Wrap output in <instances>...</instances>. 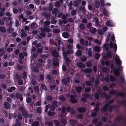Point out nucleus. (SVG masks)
Here are the masks:
<instances>
[{"instance_id": "obj_1", "label": "nucleus", "mask_w": 126, "mask_h": 126, "mask_svg": "<svg viewBox=\"0 0 126 126\" xmlns=\"http://www.w3.org/2000/svg\"><path fill=\"white\" fill-rule=\"evenodd\" d=\"M113 102V100L111 99L108 102H107L103 106L101 109L102 112L104 113L106 112L107 111V108L108 107L109 104H110Z\"/></svg>"}, {"instance_id": "obj_2", "label": "nucleus", "mask_w": 126, "mask_h": 126, "mask_svg": "<svg viewBox=\"0 0 126 126\" xmlns=\"http://www.w3.org/2000/svg\"><path fill=\"white\" fill-rule=\"evenodd\" d=\"M112 56L111 52L110 51H107L106 54V55L103 56V59L104 60H108V58H111Z\"/></svg>"}, {"instance_id": "obj_3", "label": "nucleus", "mask_w": 126, "mask_h": 126, "mask_svg": "<svg viewBox=\"0 0 126 126\" xmlns=\"http://www.w3.org/2000/svg\"><path fill=\"white\" fill-rule=\"evenodd\" d=\"M76 95H70V98L71 99L70 100V101L72 103L74 104L77 103L78 102V100L75 99Z\"/></svg>"}, {"instance_id": "obj_4", "label": "nucleus", "mask_w": 126, "mask_h": 126, "mask_svg": "<svg viewBox=\"0 0 126 126\" xmlns=\"http://www.w3.org/2000/svg\"><path fill=\"white\" fill-rule=\"evenodd\" d=\"M15 96L16 98L19 99L21 101H23V98L22 94H20L19 92H17L15 94Z\"/></svg>"}, {"instance_id": "obj_5", "label": "nucleus", "mask_w": 126, "mask_h": 126, "mask_svg": "<svg viewBox=\"0 0 126 126\" xmlns=\"http://www.w3.org/2000/svg\"><path fill=\"white\" fill-rule=\"evenodd\" d=\"M77 65L79 68H84L85 67V65L81 62H79L77 63Z\"/></svg>"}, {"instance_id": "obj_6", "label": "nucleus", "mask_w": 126, "mask_h": 126, "mask_svg": "<svg viewBox=\"0 0 126 126\" xmlns=\"http://www.w3.org/2000/svg\"><path fill=\"white\" fill-rule=\"evenodd\" d=\"M86 109L85 108L83 107H79L78 109V111L79 113H83L86 111Z\"/></svg>"}, {"instance_id": "obj_7", "label": "nucleus", "mask_w": 126, "mask_h": 126, "mask_svg": "<svg viewBox=\"0 0 126 126\" xmlns=\"http://www.w3.org/2000/svg\"><path fill=\"white\" fill-rule=\"evenodd\" d=\"M3 107L5 109H9L11 107L9 104L7 102H5L4 103Z\"/></svg>"}, {"instance_id": "obj_8", "label": "nucleus", "mask_w": 126, "mask_h": 126, "mask_svg": "<svg viewBox=\"0 0 126 126\" xmlns=\"http://www.w3.org/2000/svg\"><path fill=\"white\" fill-rule=\"evenodd\" d=\"M51 54L52 56L55 57H57L59 56L58 53L57 52L56 50H53L51 53Z\"/></svg>"}, {"instance_id": "obj_9", "label": "nucleus", "mask_w": 126, "mask_h": 126, "mask_svg": "<svg viewBox=\"0 0 126 126\" xmlns=\"http://www.w3.org/2000/svg\"><path fill=\"white\" fill-rule=\"evenodd\" d=\"M42 15L43 16L47 18H49L51 16L50 14L49 13L44 12H42Z\"/></svg>"}, {"instance_id": "obj_10", "label": "nucleus", "mask_w": 126, "mask_h": 126, "mask_svg": "<svg viewBox=\"0 0 126 126\" xmlns=\"http://www.w3.org/2000/svg\"><path fill=\"white\" fill-rule=\"evenodd\" d=\"M118 103L120 104L124 105H126V100H122L121 101H119L118 102ZM125 124H126V119L124 121Z\"/></svg>"}, {"instance_id": "obj_11", "label": "nucleus", "mask_w": 126, "mask_h": 126, "mask_svg": "<svg viewBox=\"0 0 126 126\" xmlns=\"http://www.w3.org/2000/svg\"><path fill=\"white\" fill-rule=\"evenodd\" d=\"M70 125L73 126H75L77 123V121L75 120L70 119Z\"/></svg>"}, {"instance_id": "obj_12", "label": "nucleus", "mask_w": 126, "mask_h": 126, "mask_svg": "<svg viewBox=\"0 0 126 126\" xmlns=\"http://www.w3.org/2000/svg\"><path fill=\"white\" fill-rule=\"evenodd\" d=\"M28 111L25 110L22 112V115L25 118H27L28 117L29 115L28 114Z\"/></svg>"}, {"instance_id": "obj_13", "label": "nucleus", "mask_w": 126, "mask_h": 126, "mask_svg": "<svg viewBox=\"0 0 126 126\" xmlns=\"http://www.w3.org/2000/svg\"><path fill=\"white\" fill-rule=\"evenodd\" d=\"M85 11V7L81 5L80 6L79 8L78 9V11L79 12H81V11H82L84 12Z\"/></svg>"}, {"instance_id": "obj_14", "label": "nucleus", "mask_w": 126, "mask_h": 126, "mask_svg": "<svg viewBox=\"0 0 126 126\" xmlns=\"http://www.w3.org/2000/svg\"><path fill=\"white\" fill-rule=\"evenodd\" d=\"M118 58H115V62L116 64L119 66L121 64V61L120 60L119 57L118 56Z\"/></svg>"}, {"instance_id": "obj_15", "label": "nucleus", "mask_w": 126, "mask_h": 126, "mask_svg": "<svg viewBox=\"0 0 126 126\" xmlns=\"http://www.w3.org/2000/svg\"><path fill=\"white\" fill-rule=\"evenodd\" d=\"M61 123L63 125L65 126L67 124V121L64 118H62L61 120Z\"/></svg>"}, {"instance_id": "obj_16", "label": "nucleus", "mask_w": 126, "mask_h": 126, "mask_svg": "<svg viewBox=\"0 0 126 126\" xmlns=\"http://www.w3.org/2000/svg\"><path fill=\"white\" fill-rule=\"evenodd\" d=\"M62 35L63 37L66 38H68L69 36V33L67 32H63L62 34Z\"/></svg>"}, {"instance_id": "obj_17", "label": "nucleus", "mask_w": 126, "mask_h": 126, "mask_svg": "<svg viewBox=\"0 0 126 126\" xmlns=\"http://www.w3.org/2000/svg\"><path fill=\"white\" fill-rule=\"evenodd\" d=\"M107 25L108 26L110 27H113V24L110 21L107 20L106 22Z\"/></svg>"}, {"instance_id": "obj_18", "label": "nucleus", "mask_w": 126, "mask_h": 126, "mask_svg": "<svg viewBox=\"0 0 126 126\" xmlns=\"http://www.w3.org/2000/svg\"><path fill=\"white\" fill-rule=\"evenodd\" d=\"M84 71L86 73H92V70L91 68H86L84 69Z\"/></svg>"}, {"instance_id": "obj_19", "label": "nucleus", "mask_w": 126, "mask_h": 126, "mask_svg": "<svg viewBox=\"0 0 126 126\" xmlns=\"http://www.w3.org/2000/svg\"><path fill=\"white\" fill-rule=\"evenodd\" d=\"M82 89V87L81 86H77L76 88V91L78 93H80Z\"/></svg>"}, {"instance_id": "obj_20", "label": "nucleus", "mask_w": 126, "mask_h": 126, "mask_svg": "<svg viewBox=\"0 0 126 126\" xmlns=\"http://www.w3.org/2000/svg\"><path fill=\"white\" fill-rule=\"evenodd\" d=\"M103 13L104 15L106 16H108L109 15V13L106 9L104 8L103 9Z\"/></svg>"}, {"instance_id": "obj_21", "label": "nucleus", "mask_w": 126, "mask_h": 126, "mask_svg": "<svg viewBox=\"0 0 126 126\" xmlns=\"http://www.w3.org/2000/svg\"><path fill=\"white\" fill-rule=\"evenodd\" d=\"M89 31L92 33H94L96 32V29L95 28L92 27L89 29Z\"/></svg>"}, {"instance_id": "obj_22", "label": "nucleus", "mask_w": 126, "mask_h": 126, "mask_svg": "<svg viewBox=\"0 0 126 126\" xmlns=\"http://www.w3.org/2000/svg\"><path fill=\"white\" fill-rule=\"evenodd\" d=\"M7 31L9 33H12L14 31V29L12 27H9L7 29Z\"/></svg>"}, {"instance_id": "obj_23", "label": "nucleus", "mask_w": 126, "mask_h": 126, "mask_svg": "<svg viewBox=\"0 0 126 126\" xmlns=\"http://www.w3.org/2000/svg\"><path fill=\"white\" fill-rule=\"evenodd\" d=\"M94 19L95 20V24L97 26H100V25L99 24V19L98 18L96 17L94 18Z\"/></svg>"}, {"instance_id": "obj_24", "label": "nucleus", "mask_w": 126, "mask_h": 126, "mask_svg": "<svg viewBox=\"0 0 126 126\" xmlns=\"http://www.w3.org/2000/svg\"><path fill=\"white\" fill-rule=\"evenodd\" d=\"M59 99L61 101L64 102L66 100L65 97L63 95H61L59 97Z\"/></svg>"}, {"instance_id": "obj_25", "label": "nucleus", "mask_w": 126, "mask_h": 126, "mask_svg": "<svg viewBox=\"0 0 126 126\" xmlns=\"http://www.w3.org/2000/svg\"><path fill=\"white\" fill-rule=\"evenodd\" d=\"M86 65L88 67L91 68L92 66V63L91 62L89 61L86 63Z\"/></svg>"}, {"instance_id": "obj_26", "label": "nucleus", "mask_w": 126, "mask_h": 126, "mask_svg": "<svg viewBox=\"0 0 126 126\" xmlns=\"http://www.w3.org/2000/svg\"><path fill=\"white\" fill-rule=\"evenodd\" d=\"M82 54V51L80 50H78L75 54L76 56H79Z\"/></svg>"}, {"instance_id": "obj_27", "label": "nucleus", "mask_w": 126, "mask_h": 126, "mask_svg": "<svg viewBox=\"0 0 126 126\" xmlns=\"http://www.w3.org/2000/svg\"><path fill=\"white\" fill-rule=\"evenodd\" d=\"M94 97L97 100L99 99V94L97 93H96L94 94Z\"/></svg>"}, {"instance_id": "obj_28", "label": "nucleus", "mask_w": 126, "mask_h": 126, "mask_svg": "<svg viewBox=\"0 0 126 126\" xmlns=\"http://www.w3.org/2000/svg\"><path fill=\"white\" fill-rule=\"evenodd\" d=\"M54 122L55 125L57 126H59L60 125V123L59 121L56 119L54 120Z\"/></svg>"}, {"instance_id": "obj_29", "label": "nucleus", "mask_w": 126, "mask_h": 126, "mask_svg": "<svg viewBox=\"0 0 126 126\" xmlns=\"http://www.w3.org/2000/svg\"><path fill=\"white\" fill-rule=\"evenodd\" d=\"M125 93L123 92L119 93L116 95V97H117L118 96H120L121 97H124L125 96Z\"/></svg>"}, {"instance_id": "obj_30", "label": "nucleus", "mask_w": 126, "mask_h": 126, "mask_svg": "<svg viewBox=\"0 0 126 126\" xmlns=\"http://www.w3.org/2000/svg\"><path fill=\"white\" fill-rule=\"evenodd\" d=\"M39 124L38 121H34L32 124V126H38Z\"/></svg>"}, {"instance_id": "obj_31", "label": "nucleus", "mask_w": 126, "mask_h": 126, "mask_svg": "<svg viewBox=\"0 0 126 126\" xmlns=\"http://www.w3.org/2000/svg\"><path fill=\"white\" fill-rule=\"evenodd\" d=\"M114 74L115 75L119 77L120 75V72L118 70H115L114 71Z\"/></svg>"}, {"instance_id": "obj_32", "label": "nucleus", "mask_w": 126, "mask_h": 126, "mask_svg": "<svg viewBox=\"0 0 126 126\" xmlns=\"http://www.w3.org/2000/svg\"><path fill=\"white\" fill-rule=\"evenodd\" d=\"M91 48H89L88 52L87 55L89 57H91L92 56V52H91Z\"/></svg>"}, {"instance_id": "obj_33", "label": "nucleus", "mask_w": 126, "mask_h": 126, "mask_svg": "<svg viewBox=\"0 0 126 126\" xmlns=\"http://www.w3.org/2000/svg\"><path fill=\"white\" fill-rule=\"evenodd\" d=\"M0 31L2 33H5L6 32V28L2 26L0 27Z\"/></svg>"}, {"instance_id": "obj_34", "label": "nucleus", "mask_w": 126, "mask_h": 126, "mask_svg": "<svg viewBox=\"0 0 126 126\" xmlns=\"http://www.w3.org/2000/svg\"><path fill=\"white\" fill-rule=\"evenodd\" d=\"M37 112L38 113L41 114L42 112V109L41 107H38L36 109Z\"/></svg>"}, {"instance_id": "obj_35", "label": "nucleus", "mask_w": 126, "mask_h": 126, "mask_svg": "<svg viewBox=\"0 0 126 126\" xmlns=\"http://www.w3.org/2000/svg\"><path fill=\"white\" fill-rule=\"evenodd\" d=\"M59 10V9L57 8H54L53 9L52 12V14L55 15Z\"/></svg>"}, {"instance_id": "obj_36", "label": "nucleus", "mask_w": 126, "mask_h": 126, "mask_svg": "<svg viewBox=\"0 0 126 126\" xmlns=\"http://www.w3.org/2000/svg\"><path fill=\"white\" fill-rule=\"evenodd\" d=\"M55 113L54 112H52L50 111H48L47 113V114L49 116H53L54 115Z\"/></svg>"}, {"instance_id": "obj_37", "label": "nucleus", "mask_w": 126, "mask_h": 126, "mask_svg": "<svg viewBox=\"0 0 126 126\" xmlns=\"http://www.w3.org/2000/svg\"><path fill=\"white\" fill-rule=\"evenodd\" d=\"M95 50L97 52H99L100 51V47L98 46H96L94 47Z\"/></svg>"}, {"instance_id": "obj_38", "label": "nucleus", "mask_w": 126, "mask_h": 126, "mask_svg": "<svg viewBox=\"0 0 126 126\" xmlns=\"http://www.w3.org/2000/svg\"><path fill=\"white\" fill-rule=\"evenodd\" d=\"M37 27V25L36 24L34 23H32L31 25V28L32 29L35 28Z\"/></svg>"}, {"instance_id": "obj_39", "label": "nucleus", "mask_w": 126, "mask_h": 126, "mask_svg": "<svg viewBox=\"0 0 126 126\" xmlns=\"http://www.w3.org/2000/svg\"><path fill=\"white\" fill-rule=\"evenodd\" d=\"M103 95L104 97H106L107 99L108 100H109L110 97V96L108 95L105 92L103 93Z\"/></svg>"}, {"instance_id": "obj_40", "label": "nucleus", "mask_w": 126, "mask_h": 126, "mask_svg": "<svg viewBox=\"0 0 126 126\" xmlns=\"http://www.w3.org/2000/svg\"><path fill=\"white\" fill-rule=\"evenodd\" d=\"M53 106L56 107H57L59 106V104L58 105V102L57 101H54L53 102Z\"/></svg>"}, {"instance_id": "obj_41", "label": "nucleus", "mask_w": 126, "mask_h": 126, "mask_svg": "<svg viewBox=\"0 0 126 126\" xmlns=\"http://www.w3.org/2000/svg\"><path fill=\"white\" fill-rule=\"evenodd\" d=\"M109 79L110 81L112 82L116 80L115 78L112 75H110Z\"/></svg>"}, {"instance_id": "obj_42", "label": "nucleus", "mask_w": 126, "mask_h": 126, "mask_svg": "<svg viewBox=\"0 0 126 126\" xmlns=\"http://www.w3.org/2000/svg\"><path fill=\"white\" fill-rule=\"evenodd\" d=\"M79 28L82 30H84L85 28V25L83 24H81L79 26Z\"/></svg>"}, {"instance_id": "obj_43", "label": "nucleus", "mask_w": 126, "mask_h": 126, "mask_svg": "<svg viewBox=\"0 0 126 126\" xmlns=\"http://www.w3.org/2000/svg\"><path fill=\"white\" fill-rule=\"evenodd\" d=\"M98 119L97 118H95L93 119L92 121V123L94 125L96 124L97 123Z\"/></svg>"}, {"instance_id": "obj_44", "label": "nucleus", "mask_w": 126, "mask_h": 126, "mask_svg": "<svg viewBox=\"0 0 126 126\" xmlns=\"http://www.w3.org/2000/svg\"><path fill=\"white\" fill-rule=\"evenodd\" d=\"M87 58L86 57L83 56L80 58V60L82 62H85L87 60Z\"/></svg>"}, {"instance_id": "obj_45", "label": "nucleus", "mask_w": 126, "mask_h": 126, "mask_svg": "<svg viewBox=\"0 0 126 126\" xmlns=\"http://www.w3.org/2000/svg\"><path fill=\"white\" fill-rule=\"evenodd\" d=\"M85 84L87 86H91L92 85L91 82L88 81H86Z\"/></svg>"}, {"instance_id": "obj_46", "label": "nucleus", "mask_w": 126, "mask_h": 126, "mask_svg": "<svg viewBox=\"0 0 126 126\" xmlns=\"http://www.w3.org/2000/svg\"><path fill=\"white\" fill-rule=\"evenodd\" d=\"M100 54L98 53H97L95 54V59L98 60L100 58Z\"/></svg>"}, {"instance_id": "obj_47", "label": "nucleus", "mask_w": 126, "mask_h": 126, "mask_svg": "<svg viewBox=\"0 0 126 126\" xmlns=\"http://www.w3.org/2000/svg\"><path fill=\"white\" fill-rule=\"evenodd\" d=\"M100 3L98 1H96L95 3V7L97 8H98L100 6Z\"/></svg>"}, {"instance_id": "obj_48", "label": "nucleus", "mask_w": 126, "mask_h": 126, "mask_svg": "<svg viewBox=\"0 0 126 126\" xmlns=\"http://www.w3.org/2000/svg\"><path fill=\"white\" fill-rule=\"evenodd\" d=\"M31 83L33 86L36 85L37 83V82L36 80L34 79H32L31 81Z\"/></svg>"}, {"instance_id": "obj_49", "label": "nucleus", "mask_w": 126, "mask_h": 126, "mask_svg": "<svg viewBox=\"0 0 126 126\" xmlns=\"http://www.w3.org/2000/svg\"><path fill=\"white\" fill-rule=\"evenodd\" d=\"M52 99V97L51 95H49L47 96V100L48 101H51Z\"/></svg>"}, {"instance_id": "obj_50", "label": "nucleus", "mask_w": 126, "mask_h": 126, "mask_svg": "<svg viewBox=\"0 0 126 126\" xmlns=\"http://www.w3.org/2000/svg\"><path fill=\"white\" fill-rule=\"evenodd\" d=\"M102 71L103 73H106L108 71V69L106 67H103L102 69Z\"/></svg>"}, {"instance_id": "obj_51", "label": "nucleus", "mask_w": 126, "mask_h": 126, "mask_svg": "<svg viewBox=\"0 0 126 126\" xmlns=\"http://www.w3.org/2000/svg\"><path fill=\"white\" fill-rule=\"evenodd\" d=\"M109 93L110 94L113 95L116 94V93L115 90H113L110 91L109 92Z\"/></svg>"}, {"instance_id": "obj_52", "label": "nucleus", "mask_w": 126, "mask_h": 126, "mask_svg": "<svg viewBox=\"0 0 126 126\" xmlns=\"http://www.w3.org/2000/svg\"><path fill=\"white\" fill-rule=\"evenodd\" d=\"M26 101L27 103L28 104L32 102V99L31 97H29L27 98Z\"/></svg>"}, {"instance_id": "obj_53", "label": "nucleus", "mask_w": 126, "mask_h": 126, "mask_svg": "<svg viewBox=\"0 0 126 126\" xmlns=\"http://www.w3.org/2000/svg\"><path fill=\"white\" fill-rule=\"evenodd\" d=\"M60 6V3L59 1H57L56 2L55 4V6L57 8H59Z\"/></svg>"}, {"instance_id": "obj_54", "label": "nucleus", "mask_w": 126, "mask_h": 126, "mask_svg": "<svg viewBox=\"0 0 126 126\" xmlns=\"http://www.w3.org/2000/svg\"><path fill=\"white\" fill-rule=\"evenodd\" d=\"M103 47L105 48L106 51H108V50L109 49V48L108 47V45L106 44H104L103 46Z\"/></svg>"}, {"instance_id": "obj_55", "label": "nucleus", "mask_w": 126, "mask_h": 126, "mask_svg": "<svg viewBox=\"0 0 126 126\" xmlns=\"http://www.w3.org/2000/svg\"><path fill=\"white\" fill-rule=\"evenodd\" d=\"M18 80V84L19 85H21L23 84V82L21 79L20 78Z\"/></svg>"}, {"instance_id": "obj_56", "label": "nucleus", "mask_w": 126, "mask_h": 126, "mask_svg": "<svg viewBox=\"0 0 126 126\" xmlns=\"http://www.w3.org/2000/svg\"><path fill=\"white\" fill-rule=\"evenodd\" d=\"M56 87V85H51L49 87L51 91H52L55 89Z\"/></svg>"}, {"instance_id": "obj_57", "label": "nucleus", "mask_w": 126, "mask_h": 126, "mask_svg": "<svg viewBox=\"0 0 126 126\" xmlns=\"http://www.w3.org/2000/svg\"><path fill=\"white\" fill-rule=\"evenodd\" d=\"M91 89L90 87H87L85 89V92L86 93H89L90 92Z\"/></svg>"}, {"instance_id": "obj_58", "label": "nucleus", "mask_w": 126, "mask_h": 126, "mask_svg": "<svg viewBox=\"0 0 126 126\" xmlns=\"http://www.w3.org/2000/svg\"><path fill=\"white\" fill-rule=\"evenodd\" d=\"M53 8L52 5V4H50L48 7V10L49 12H50Z\"/></svg>"}, {"instance_id": "obj_59", "label": "nucleus", "mask_w": 126, "mask_h": 126, "mask_svg": "<svg viewBox=\"0 0 126 126\" xmlns=\"http://www.w3.org/2000/svg\"><path fill=\"white\" fill-rule=\"evenodd\" d=\"M17 67L19 71L22 70L23 68V66L21 65H18Z\"/></svg>"}, {"instance_id": "obj_60", "label": "nucleus", "mask_w": 126, "mask_h": 126, "mask_svg": "<svg viewBox=\"0 0 126 126\" xmlns=\"http://www.w3.org/2000/svg\"><path fill=\"white\" fill-rule=\"evenodd\" d=\"M109 75L107 74L106 76L105 79L107 83H109V82L110 79L109 78Z\"/></svg>"}, {"instance_id": "obj_61", "label": "nucleus", "mask_w": 126, "mask_h": 126, "mask_svg": "<svg viewBox=\"0 0 126 126\" xmlns=\"http://www.w3.org/2000/svg\"><path fill=\"white\" fill-rule=\"evenodd\" d=\"M120 80L122 83L124 84H126V82L125 81V79L123 77H121Z\"/></svg>"}, {"instance_id": "obj_62", "label": "nucleus", "mask_w": 126, "mask_h": 126, "mask_svg": "<svg viewBox=\"0 0 126 126\" xmlns=\"http://www.w3.org/2000/svg\"><path fill=\"white\" fill-rule=\"evenodd\" d=\"M76 14V11L74 9L71 12V14L72 16H74Z\"/></svg>"}, {"instance_id": "obj_63", "label": "nucleus", "mask_w": 126, "mask_h": 126, "mask_svg": "<svg viewBox=\"0 0 126 126\" xmlns=\"http://www.w3.org/2000/svg\"><path fill=\"white\" fill-rule=\"evenodd\" d=\"M83 96L85 98H86V99H87L89 98L90 95L88 94L85 93L83 95Z\"/></svg>"}, {"instance_id": "obj_64", "label": "nucleus", "mask_w": 126, "mask_h": 126, "mask_svg": "<svg viewBox=\"0 0 126 126\" xmlns=\"http://www.w3.org/2000/svg\"><path fill=\"white\" fill-rule=\"evenodd\" d=\"M53 32L55 33H58L60 32V30L58 29H55L53 30Z\"/></svg>"}]
</instances>
